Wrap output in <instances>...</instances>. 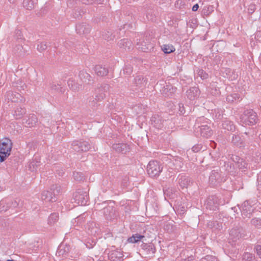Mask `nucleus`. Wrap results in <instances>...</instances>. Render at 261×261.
<instances>
[{
	"label": "nucleus",
	"instance_id": "1",
	"mask_svg": "<svg viewBox=\"0 0 261 261\" xmlns=\"http://www.w3.org/2000/svg\"><path fill=\"white\" fill-rule=\"evenodd\" d=\"M12 147V142L8 138L4 139L0 143V162H4L10 155Z\"/></svg>",
	"mask_w": 261,
	"mask_h": 261
},
{
	"label": "nucleus",
	"instance_id": "2",
	"mask_svg": "<svg viewBox=\"0 0 261 261\" xmlns=\"http://www.w3.org/2000/svg\"><path fill=\"white\" fill-rule=\"evenodd\" d=\"M110 86L105 84L95 90V97H90L89 99V105L92 107L95 106L97 101H101L106 96V93L109 91Z\"/></svg>",
	"mask_w": 261,
	"mask_h": 261
},
{
	"label": "nucleus",
	"instance_id": "3",
	"mask_svg": "<svg viewBox=\"0 0 261 261\" xmlns=\"http://www.w3.org/2000/svg\"><path fill=\"white\" fill-rule=\"evenodd\" d=\"M240 120L243 124L252 125L256 123L257 116L252 110H246L241 116Z\"/></svg>",
	"mask_w": 261,
	"mask_h": 261
},
{
	"label": "nucleus",
	"instance_id": "4",
	"mask_svg": "<svg viewBox=\"0 0 261 261\" xmlns=\"http://www.w3.org/2000/svg\"><path fill=\"white\" fill-rule=\"evenodd\" d=\"M162 169V165L156 161H150L147 167L148 174L151 177L159 176Z\"/></svg>",
	"mask_w": 261,
	"mask_h": 261
},
{
	"label": "nucleus",
	"instance_id": "5",
	"mask_svg": "<svg viewBox=\"0 0 261 261\" xmlns=\"http://www.w3.org/2000/svg\"><path fill=\"white\" fill-rule=\"evenodd\" d=\"M87 192L83 190L79 189L74 194V202L79 205H85L87 204L88 200Z\"/></svg>",
	"mask_w": 261,
	"mask_h": 261
},
{
	"label": "nucleus",
	"instance_id": "6",
	"mask_svg": "<svg viewBox=\"0 0 261 261\" xmlns=\"http://www.w3.org/2000/svg\"><path fill=\"white\" fill-rule=\"evenodd\" d=\"M72 147L77 152L87 151L90 148V145L88 142L80 140L73 141Z\"/></svg>",
	"mask_w": 261,
	"mask_h": 261
},
{
	"label": "nucleus",
	"instance_id": "7",
	"mask_svg": "<svg viewBox=\"0 0 261 261\" xmlns=\"http://www.w3.org/2000/svg\"><path fill=\"white\" fill-rule=\"evenodd\" d=\"M59 193L58 190L54 189L53 192L49 191H44L41 194V199L47 202H54L57 200L56 195Z\"/></svg>",
	"mask_w": 261,
	"mask_h": 261
},
{
	"label": "nucleus",
	"instance_id": "8",
	"mask_svg": "<svg viewBox=\"0 0 261 261\" xmlns=\"http://www.w3.org/2000/svg\"><path fill=\"white\" fill-rule=\"evenodd\" d=\"M176 88L171 85H166L161 90L162 94L165 97H170L176 91Z\"/></svg>",
	"mask_w": 261,
	"mask_h": 261
},
{
	"label": "nucleus",
	"instance_id": "9",
	"mask_svg": "<svg viewBox=\"0 0 261 261\" xmlns=\"http://www.w3.org/2000/svg\"><path fill=\"white\" fill-rule=\"evenodd\" d=\"M90 30V26L86 23L78 24L76 27V31L80 34L88 33Z\"/></svg>",
	"mask_w": 261,
	"mask_h": 261
},
{
	"label": "nucleus",
	"instance_id": "10",
	"mask_svg": "<svg viewBox=\"0 0 261 261\" xmlns=\"http://www.w3.org/2000/svg\"><path fill=\"white\" fill-rule=\"evenodd\" d=\"M200 94V91L197 87L191 88L187 91V97L190 100H194Z\"/></svg>",
	"mask_w": 261,
	"mask_h": 261
},
{
	"label": "nucleus",
	"instance_id": "11",
	"mask_svg": "<svg viewBox=\"0 0 261 261\" xmlns=\"http://www.w3.org/2000/svg\"><path fill=\"white\" fill-rule=\"evenodd\" d=\"M146 84V80L141 75L136 76L133 81L134 86L138 88L144 87Z\"/></svg>",
	"mask_w": 261,
	"mask_h": 261
},
{
	"label": "nucleus",
	"instance_id": "12",
	"mask_svg": "<svg viewBox=\"0 0 261 261\" xmlns=\"http://www.w3.org/2000/svg\"><path fill=\"white\" fill-rule=\"evenodd\" d=\"M113 148L118 152L125 153L129 150V147L126 144L118 143L113 145Z\"/></svg>",
	"mask_w": 261,
	"mask_h": 261
},
{
	"label": "nucleus",
	"instance_id": "13",
	"mask_svg": "<svg viewBox=\"0 0 261 261\" xmlns=\"http://www.w3.org/2000/svg\"><path fill=\"white\" fill-rule=\"evenodd\" d=\"M200 133L201 136L208 138L213 134V131L207 125H202L200 127Z\"/></svg>",
	"mask_w": 261,
	"mask_h": 261
},
{
	"label": "nucleus",
	"instance_id": "14",
	"mask_svg": "<svg viewBox=\"0 0 261 261\" xmlns=\"http://www.w3.org/2000/svg\"><path fill=\"white\" fill-rule=\"evenodd\" d=\"M252 212L251 206L249 204L248 201H245L242 205V215L246 217H250V215Z\"/></svg>",
	"mask_w": 261,
	"mask_h": 261
},
{
	"label": "nucleus",
	"instance_id": "15",
	"mask_svg": "<svg viewBox=\"0 0 261 261\" xmlns=\"http://www.w3.org/2000/svg\"><path fill=\"white\" fill-rule=\"evenodd\" d=\"M242 229L241 228H235L232 229L229 232L231 239L234 241H236L240 238L242 237L241 231Z\"/></svg>",
	"mask_w": 261,
	"mask_h": 261
},
{
	"label": "nucleus",
	"instance_id": "16",
	"mask_svg": "<svg viewBox=\"0 0 261 261\" xmlns=\"http://www.w3.org/2000/svg\"><path fill=\"white\" fill-rule=\"evenodd\" d=\"M38 122V119L36 115L34 114L30 115L28 119L24 122L28 127H32L36 125Z\"/></svg>",
	"mask_w": 261,
	"mask_h": 261
},
{
	"label": "nucleus",
	"instance_id": "17",
	"mask_svg": "<svg viewBox=\"0 0 261 261\" xmlns=\"http://www.w3.org/2000/svg\"><path fill=\"white\" fill-rule=\"evenodd\" d=\"M119 46L125 50H129L133 46L132 42L127 39L121 40L118 42Z\"/></svg>",
	"mask_w": 261,
	"mask_h": 261
},
{
	"label": "nucleus",
	"instance_id": "18",
	"mask_svg": "<svg viewBox=\"0 0 261 261\" xmlns=\"http://www.w3.org/2000/svg\"><path fill=\"white\" fill-rule=\"evenodd\" d=\"M88 232L89 234L95 236L99 232V229L95 223L91 222L88 225Z\"/></svg>",
	"mask_w": 261,
	"mask_h": 261
},
{
	"label": "nucleus",
	"instance_id": "19",
	"mask_svg": "<svg viewBox=\"0 0 261 261\" xmlns=\"http://www.w3.org/2000/svg\"><path fill=\"white\" fill-rule=\"evenodd\" d=\"M109 257L111 261H121L123 256L119 251H113L109 254Z\"/></svg>",
	"mask_w": 261,
	"mask_h": 261
},
{
	"label": "nucleus",
	"instance_id": "20",
	"mask_svg": "<svg viewBox=\"0 0 261 261\" xmlns=\"http://www.w3.org/2000/svg\"><path fill=\"white\" fill-rule=\"evenodd\" d=\"M95 73L100 76H103L107 75L108 73V69L101 65H96L94 69Z\"/></svg>",
	"mask_w": 261,
	"mask_h": 261
},
{
	"label": "nucleus",
	"instance_id": "21",
	"mask_svg": "<svg viewBox=\"0 0 261 261\" xmlns=\"http://www.w3.org/2000/svg\"><path fill=\"white\" fill-rule=\"evenodd\" d=\"M79 76L81 80L84 83H89L91 81L90 75L84 70L80 71Z\"/></svg>",
	"mask_w": 261,
	"mask_h": 261
},
{
	"label": "nucleus",
	"instance_id": "22",
	"mask_svg": "<svg viewBox=\"0 0 261 261\" xmlns=\"http://www.w3.org/2000/svg\"><path fill=\"white\" fill-rule=\"evenodd\" d=\"M67 83L70 88L73 91H78L82 88V84L75 82L72 79H70Z\"/></svg>",
	"mask_w": 261,
	"mask_h": 261
},
{
	"label": "nucleus",
	"instance_id": "23",
	"mask_svg": "<svg viewBox=\"0 0 261 261\" xmlns=\"http://www.w3.org/2000/svg\"><path fill=\"white\" fill-rule=\"evenodd\" d=\"M190 180L189 177L182 175L179 178L178 183L181 188H187L190 184Z\"/></svg>",
	"mask_w": 261,
	"mask_h": 261
},
{
	"label": "nucleus",
	"instance_id": "24",
	"mask_svg": "<svg viewBox=\"0 0 261 261\" xmlns=\"http://www.w3.org/2000/svg\"><path fill=\"white\" fill-rule=\"evenodd\" d=\"M222 127L224 129L229 131H233L235 130V126L233 123L228 120H226L222 123Z\"/></svg>",
	"mask_w": 261,
	"mask_h": 261
},
{
	"label": "nucleus",
	"instance_id": "25",
	"mask_svg": "<svg viewBox=\"0 0 261 261\" xmlns=\"http://www.w3.org/2000/svg\"><path fill=\"white\" fill-rule=\"evenodd\" d=\"M137 45L139 46V48L143 52H148L153 48V45L151 43L146 44V42H143L141 44Z\"/></svg>",
	"mask_w": 261,
	"mask_h": 261
},
{
	"label": "nucleus",
	"instance_id": "26",
	"mask_svg": "<svg viewBox=\"0 0 261 261\" xmlns=\"http://www.w3.org/2000/svg\"><path fill=\"white\" fill-rule=\"evenodd\" d=\"M144 238V236L136 233L133 235L131 237L129 238L127 241L129 243H135L141 241Z\"/></svg>",
	"mask_w": 261,
	"mask_h": 261
},
{
	"label": "nucleus",
	"instance_id": "27",
	"mask_svg": "<svg viewBox=\"0 0 261 261\" xmlns=\"http://www.w3.org/2000/svg\"><path fill=\"white\" fill-rule=\"evenodd\" d=\"M2 204H10L11 208H15L18 205V203L16 200H12L11 199H7L2 200Z\"/></svg>",
	"mask_w": 261,
	"mask_h": 261
},
{
	"label": "nucleus",
	"instance_id": "28",
	"mask_svg": "<svg viewBox=\"0 0 261 261\" xmlns=\"http://www.w3.org/2000/svg\"><path fill=\"white\" fill-rule=\"evenodd\" d=\"M58 214L57 213H53L48 217V224L50 225H53L58 221Z\"/></svg>",
	"mask_w": 261,
	"mask_h": 261
},
{
	"label": "nucleus",
	"instance_id": "29",
	"mask_svg": "<svg viewBox=\"0 0 261 261\" xmlns=\"http://www.w3.org/2000/svg\"><path fill=\"white\" fill-rule=\"evenodd\" d=\"M162 49L165 54H170L175 50L174 47L171 44H164L162 46Z\"/></svg>",
	"mask_w": 261,
	"mask_h": 261
},
{
	"label": "nucleus",
	"instance_id": "30",
	"mask_svg": "<svg viewBox=\"0 0 261 261\" xmlns=\"http://www.w3.org/2000/svg\"><path fill=\"white\" fill-rule=\"evenodd\" d=\"M25 109L21 107H17L15 110L14 115V116H15L16 119H19L22 117V116L25 114Z\"/></svg>",
	"mask_w": 261,
	"mask_h": 261
},
{
	"label": "nucleus",
	"instance_id": "31",
	"mask_svg": "<svg viewBox=\"0 0 261 261\" xmlns=\"http://www.w3.org/2000/svg\"><path fill=\"white\" fill-rule=\"evenodd\" d=\"M242 99L239 95L237 93H233L227 96L226 100L229 102H232L236 100Z\"/></svg>",
	"mask_w": 261,
	"mask_h": 261
},
{
	"label": "nucleus",
	"instance_id": "32",
	"mask_svg": "<svg viewBox=\"0 0 261 261\" xmlns=\"http://www.w3.org/2000/svg\"><path fill=\"white\" fill-rule=\"evenodd\" d=\"M173 164L175 167V169L176 170H178L182 168L183 165L182 159L180 158L174 159L173 161Z\"/></svg>",
	"mask_w": 261,
	"mask_h": 261
},
{
	"label": "nucleus",
	"instance_id": "33",
	"mask_svg": "<svg viewBox=\"0 0 261 261\" xmlns=\"http://www.w3.org/2000/svg\"><path fill=\"white\" fill-rule=\"evenodd\" d=\"M23 5L27 9L31 10L34 8V3L32 0H24Z\"/></svg>",
	"mask_w": 261,
	"mask_h": 261
},
{
	"label": "nucleus",
	"instance_id": "34",
	"mask_svg": "<svg viewBox=\"0 0 261 261\" xmlns=\"http://www.w3.org/2000/svg\"><path fill=\"white\" fill-rule=\"evenodd\" d=\"M47 47V43L45 42H40L37 45V50L39 51H43L45 50Z\"/></svg>",
	"mask_w": 261,
	"mask_h": 261
},
{
	"label": "nucleus",
	"instance_id": "35",
	"mask_svg": "<svg viewBox=\"0 0 261 261\" xmlns=\"http://www.w3.org/2000/svg\"><path fill=\"white\" fill-rule=\"evenodd\" d=\"M73 177L74 180L79 181L83 180L84 178L83 174L81 172H74Z\"/></svg>",
	"mask_w": 261,
	"mask_h": 261
},
{
	"label": "nucleus",
	"instance_id": "36",
	"mask_svg": "<svg viewBox=\"0 0 261 261\" xmlns=\"http://www.w3.org/2000/svg\"><path fill=\"white\" fill-rule=\"evenodd\" d=\"M232 141L234 145L237 146H239L242 144L241 139L239 136L234 135L232 137Z\"/></svg>",
	"mask_w": 261,
	"mask_h": 261
},
{
	"label": "nucleus",
	"instance_id": "37",
	"mask_svg": "<svg viewBox=\"0 0 261 261\" xmlns=\"http://www.w3.org/2000/svg\"><path fill=\"white\" fill-rule=\"evenodd\" d=\"M200 261H218L217 258L212 255H207L201 258Z\"/></svg>",
	"mask_w": 261,
	"mask_h": 261
},
{
	"label": "nucleus",
	"instance_id": "38",
	"mask_svg": "<svg viewBox=\"0 0 261 261\" xmlns=\"http://www.w3.org/2000/svg\"><path fill=\"white\" fill-rule=\"evenodd\" d=\"M237 166L240 169H244L247 168L248 164L243 159H241L239 163L237 164Z\"/></svg>",
	"mask_w": 261,
	"mask_h": 261
},
{
	"label": "nucleus",
	"instance_id": "39",
	"mask_svg": "<svg viewBox=\"0 0 261 261\" xmlns=\"http://www.w3.org/2000/svg\"><path fill=\"white\" fill-rule=\"evenodd\" d=\"M11 208V207L10 204L2 205V200L0 201V212H6Z\"/></svg>",
	"mask_w": 261,
	"mask_h": 261
},
{
	"label": "nucleus",
	"instance_id": "40",
	"mask_svg": "<svg viewBox=\"0 0 261 261\" xmlns=\"http://www.w3.org/2000/svg\"><path fill=\"white\" fill-rule=\"evenodd\" d=\"M197 74L202 79H205L208 77V74L203 70H199Z\"/></svg>",
	"mask_w": 261,
	"mask_h": 261
},
{
	"label": "nucleus",
	"instance_id": "41",
	"mask_svg": "<svg viewBox=\"0 0 261 261\" xmlns=\"http://www.w3.org/2000/svg\"><path fill=\"white\" fill-rule=\"evenodd\" d=\"M252 224L256 227L261 226V219L254 218L251 220Z\"/></svg>",
	"mask_w": 261,
	"mask_h": 261
},
{
	"label": "nucleus",
	"instance_id": "42",
	"mask_svg": "<svg viewBox=\"0 0 261 261\" xmlns=\"http://www.w3.org/2000/svg\"><path fill=\"white\" fill-rule=\"evenodd\" d=\"M253 255L250 253H245L243 255V259L246 261H251L253 259Z\"/></svg>",
	"mask_w": 261,
	"mask_h": 261
},
{
	"label": "nucleus",
	"instance_id": "43",
	"mask_svg": "<svg viewBox=\"0 0 261 261\" xmlns=\"http://www.w3.org/2000/svg\"><path fill=\"white\" fill-rule=\"evenodd\" d=\"M123 71L124 73L127 75H129L133 71V68L130 65L126 66Z\"/></svg>",
	"mask_w": 261,
	"mask_h": 261
},
{
	"label": "nucleus",
	"instance_id": "44",
	"mask_svg": "<svg viewBox=\"0 0 261 261\" xmlns=\"http://www.w3.org/2000/svg\"><path fill=\"white\" fill-rule=\"evenodd\" d=\"M37 162L35 161L32 162L29 165V168L32 170L35 171L37 169Z\"/></svg>",
	"mask_w": 261,
	"mask_h": 261
},
{
	"label": "nucleus",
	"instance_id": "45",
	"mask_svg": "<svg viewBox=\"0 0 261 261\" xmlns=\"http://www.w3.org/2000/svg\"><path fill=\"white\" fill-rule=\"evenodd\" d=\"M103 38L106 40H111L113 39V37L112 36V33H111L109 32H108V34L106 33L105 34L103 35Z\"/></svg>",
	"mask_w": 261,
	"mask_h": 261
},
{
	"label": "nucleus",
	"instance_id": "46",
	"mask_svg": "<svg viewBox=\"0 0 261 261\" xmlns=\"http://www.w3.org/2000/svg\"><path fill=\"white\" fill-rule=\"evenodd\" d=\"M143 249H148L149 250L152 251V253H154V249L151 246L147 245V244H143Z\"/></svg>",
	"mask_w": 261,
	"mask_h": 261
},
{
	"label": "nucleus",
	"instance_id": "47",
	"mask_svg": "<svg viewBox=\"0 0 261 261\" xmlns=\"http://www.w3.org/2000/svg\"><path fill=\"white\" fill-rule=\"evenodd\" d=\"M255 250L256 253L259 256V257L261 258V246L257 245L255 247Z\"/></svg>",
	"mask_w": 261,
	"mask_h": 261
},
{
	"label": "nucleus",
	"instance_id": "48",
	"mask_svg": "<svg viewBox=\"0 0 261 261\" xmlns=\"http://www.w3.org/2000/svg\"><path fill=\"white\" fill-rule=\"evenodd\" d=\"M103 2V0H94V1H93V0H90V1H88L87 4H92L93 3H94L98 4H102Z\"/></svg>",
	"mask_w": 261,
	"mask_h": 261
},
{
	"label": "nucleus",
	"instance_id": "49",
	"mask_svg": "<svg viewBox=\"0 0 261 261\" xmlns=\"http://www.w3.org/2000/svg\"><path fill=\"white\" fill-rule=\"evenodd\" d=\"M232 160L233 161V162H234L235 163H236L237 165L239 163V162L240 161V160H241V158H240L239 156H237V155H233L232 156Z\"/></svg>",
	"mask_w": 261,
	"mask_h": 261
},
{
	"label": "nucleus",
	"instance_id": "50",
	"mask_svg": "<svg viewBox=\"0 0 261 261\" xmlns=\"http://www.w3.org/2000/svg\"><path fill=\"white\" fill-rule=\"evenodd\" d=\"M51 88L53 89L58 90L60 88V86L58 85H56V84H53L51 86Z\"/></svg>",
	"mask_w": 261,
	"mask_h": 261
},
{
	"label": "nucleus",
	"instance_id": "51",
	"mask_svg": "<svg viewBox=\"0 0 261 261\" xmlns=\"http://www.w3.org/2000/svg\"><path fill=\"white\" fill-rule=\"evenodd\" d=\"M13 92H8V94H7L8 98L9 99H10V100H12V101H15V100L14 99V98H11V97H10V94H11V95H13Z\"/></svg>",
	"mask_w": 261,
	"mask_h": 261
},
{
	"label": "nucleus",
	"instance_id": "52",
	"mask_svg": "<svg viewBox=\"0 0 261 261\" xmlns=\"http://www.w3.org/2000/svg\"><path fill=\"white\" fill-rule=\"evenodd\" d=\"M199 8V6L198 4H195L193 6V8H192V10L193 11H196L198 10Z\"/></svg>",
	"mask_w": 261,
	"mask_h": 261
},
{
	"label": "nucleus",
	"instance_id": "53",
	"mask_svg": "<svg viewBox=\"0 0 261 261\" xmlns=\"http://www.w3.org/2000/svg\"><path fill=\"white\" fill-rule=\"evenodd\" d=\"M257 182H258V185H260V187H261V174H259L258 176V178H257Z\"/></svg>",
	"mask_w": 261,
	"mask_h": 261
},
{
	"label": "nucleus",
	"instance_id": "54",
	"mask_svg": "<svg viewBox=\"0 0 261 261\" xmlns=\"http://www.w3.org/2000/svg\"><path fill=\"white\" fill-rule=\"evenodd\" d=\"M215 175H214V173H213L210 175V180H211V181L213 182V180L215 179Z\"/></svg>",
	"mask_w": 261,
	"mask_h": 261
},
{
	"label": "nucleus",
	"instance_id": "55",
	"mask_svg": "<svg viewBox=\"0 0 261 261\" xmlns=\"http://www.w3.org/2000/svg\"><path fill=\"white\" fill-rule=\"evenodd\" d=\"M250 8L249 9V10L250 11V12H252L254 10V6H250Z\"/></svg>",
	"mask_w": 261,
	"mask_h": 261
},
{
	"label": "nucleus",
	"instance_id": "56",
	"mask_svg": "<svg viewBox=\"0 0 261 261\" xmlns=\"http://www.w3.org/2000/svg\"><path fill=\"white\" fill-rule=\"evenodd\" d=\"M211 93L213 95H216V94H218V92H217V90L216 89H215V92H213V91H211Z\"/></svg>",
	"mask_w": 261,
	"mask_h": 261
},
{
	"label": "nucleus",
	"instance_id": "57",
	"mask_svg": "<svg viewBox=\"0 0 261 261\" xmlns=\"http://www.w3.org/2000/svg\"><path fill=\"white\" fill-rule=\"evenodd\" d=\"M211 146L213 148L215 147L216 143L214 142L211 143Z\"/></svg>",
	"mask_w": 261,
	"mask_h": 261
},
{
	"label": "nucleus",
	"instance_id": "58",
	"mask_svg": "<svg viewBox=\"0 0 261 261\" xmlns=\"http://www.w3.org/2000/svg\"><path fill=\"white\" fill-rule=\"evenodd\" d=\"M211 198H210L208 199V200H207V204H209V205H210V206L211 205Z\"/></svg>",
	"mask_w": 261,
	"mask_h": 261
},
{
	"label": "nucleus",
	"instance_id": "59",
	"mask_svg": "<svg viewBox=\"0 0 261 261\" xmlns=\"http://www.w3.org/2000/svg\"><path fill=\"white\" fill-rule=\"evenodd\" d=\"M193 150L195 152H196V151H198V149H197V148L196 147H193Z\"/></svg>",
	"mask_w": 261,
	"mask_h": 261
},
{
	"label": "nucleus",
	"instance_id": "60",
	"mask_svg": "<svg viewBox=\"0 0 261 261\" xmlns=\"http://www.w3.org/2000/svg\"><path fill=\"white\" fill-rule=\"evenodd\" d=\"M62 250V249L60 248V250H59V253H60V252H61Z\"/></svg>",
	"mask_w": 261,
	"mask_h": 261
},
{
	"label": "nucleus",
	"instance_id": "61",
	"mask_svg": "<svg viewBox=\"0 0 261 261\" xmlns=\"http://www.w3.org/2000/svg\"><path fill=\"white\" fill-rule=\"evenodd\" d=\"M7 261H14V260H13V259H11V260H10V259H8V260H7Z\"/></svg>",
	"mask_w": 261,
	"mask_h": 261
},
{
	"label": "nucleus",
	"instance_id": "62",
	"mask_svg": "<svg viewBox=\"0 0 261 261\" xmlns=\"http://www.w3.org/2000/svg\"><path fill=\"white\" fill-rule=\"evenodd\" d=\"M19 33V34H20V33H21V32H20L19 31H18L17 33Z\"/></svg>",
	"mask_w": 261,
	"mask_h": 261
},
{
	"label": "nucleus",
	"instance_id": "63",
	"mask_svg": "<svg viewBox=\"0 0 261 261\" xmlns=\"http://www.w3.org/2000/svg\"><path fill=\"white\" fill-rule=\"evenodd\" d=\"M19 47L21 48H22V46H19Z\"/></svg>",
	"mask_w": 261,
	"mask_h": 261
},
{
	"label": "nucleus",
	"instance_id": "64",
	"mask_svg": "<svg viewBox=\"0 0 261 261\" xmlns=\"http://www.w3.org/2000/svg\"><path fill=\"white\" fill-rule=\"evenodd\" d=\"M158 85H159V84H158V83H157V84H156V86H158Z\"/></svg>",
	"mask_w": 261,
	"mask_h": 261
}]
</instances>
